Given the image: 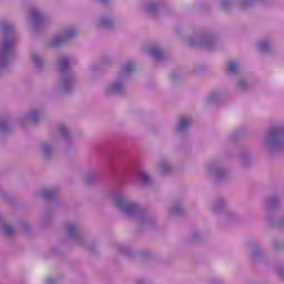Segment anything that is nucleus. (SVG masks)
Here are the masks:
<instances>
[{"label": "nucleus", "instance_id": "obj_4", "mask_svg": "<svg viewBox=\"0 0 284 284\" xmlns=\"http://www.w3.org/2000/svg\"><path fill=\"white\" fill-rule=\"evenodd\" d=\"M187 125H190V120L184 119L180 122V126L179 130H185V128H187Z\"/></svg>", "mask_w": 284, "mask_h": 284}, {"label": "nucleus", "instance_id": "obj_12", "mask_svg": "<svg viewBox=\"0 0 284 284\" xmlns=\"http://www.w3.org/2000/svg\"><path fill=\"white\" fill-rule=\"evenodd\" d=\"M119 88H120V84H114L112 90H119Z\"/></svg>", "mask_w": 284, "mask_h": 284}, {"label": "nucleus", "instance_id": "obj_6", "mask_svg": "<svg viewBox=\"0 0 284 284\" xmlns=\"http://www.w3.org/2000/svg\"><path fill=\"white\" fill-rule=\"evenodd\" d=\"M237 69H239V67L236 65V62L231 61L229 63V72H236Z\"/></svg>", "mask_w": 284, "mask_h": 284}, {"label": "nucleus", "instance_id": "obj_8", "mask_svg": "<svg viewBox=\"0 0 284 284\" xmlns=\"http://www.w3.org/2000/svg\"><path fill=\"white\" fill-rule=\"evenodd\" d=\"M258 48L262 52H265V50H267V48H270V44L267 42H261L258 44Z\"/></svg>", "mask_w": 284, "mask_h": 284}, {"label": "nucleus", "instance_id": "obj_11", "mask_svg": "<svg viewBox=\"0 0 284 284\" xmlns=\"http://www.w3.org/2000/svg\"><path fill=\"white\" fill-rule=\"evenodd\" d=\"M8 30H12V26H4L3 27V31L4 32H8Z\"/></svg>", "mask_w": 284, "mask_h": 284}, {"label": "nucleus", "instance_id": "obj_10", "mask_svg": "<svg viewBox=\"0 0 284 284\" xmlns=\"http://www.w3.org/2000/svg\"><path fill=\"white\" fill-rule=\"evenodd\" d=\"M8 50H10V43L4 42V44H3V51H4V52H8Z\"/></svg>", "mask_w": 284, "mask_h": 284}, {"label": "nucleus", "instance_id": "obj_1", "mask_svg": "<svg viewBox=\"0 0 284 284\" xmlns=\"http://www.w3.org/2000/svg\"><path fill=\"white\" fill-rule=\"evenodd\" d=\"M114 205L115 207H121V210H123L125 214H132V212L136 210V205L123 201V197L121 195L114 196Z\"/></svg>", "mask_w": 284, "mask_h": 284}, {"label": "nucleus", "instance_id": "obj_3", "mask_svg": "<svg viewBox=\"0 0 284 284\" xmlns=\"http://www.w3.org/2000/svg\"><path fill=\"white\" fill-rule=\"evenodd\" d=\"M135 70L134 63H128L126 65H124L123 68V72H132Z\"/></svg>", "mask_w": 284, "mask_h": 284}, {"label": "nucleus", "instance_id": "obj_15", "mask_svg": "<svg viewBox=\"0 0 284 284\" xmlns=\"http://www.w3.org/2000/svg\"><path fill=\"white\" fill-rule=\"evenodd\" d=\"M108 24V22H102V26H106Z\"/></svg>", "mask_w": 284, "mask_h": 284}, {"label": "nucleus", "instance_id": "obj_5", "mask_svg": "<svg viewBox=\"0 0 284 284\" xmlns=\"http://www.w3.org/2000/svg\"><path fill=\"white\" fill-rule=\"evenodd\" d=\"M13 233H14V229L11 225H7L4 227V234H7V236H12Z\"/></svg>", "mask_w": 284, "mask_h": 284}, {"label": "nucleus", "instance_id": "obj_14", "mask_svg": "<svg viewBox=\"0 0 284 284\" xmlns=\"http://www.w3.org/2000/svg\"><path fill=\"white\" fill-rule=\"evenodd\" d=\"M65 37H67V38H68V37H72V33H67V36H65Z\"/></svg>", "mask_w": 284, "mask_h": 284}, {"label": "nucleus", "instance_id": "obj_13", "mask_svg": "<svg viewBox=\"0 0 284 284\" xmlns=\"http://www.w3.org/2000/svg\"><path fill=\"white\" fill-rule=\"evenodd\" d=\"M69 232H70V234H72L73 232H74V227H69Z\"/></svg>", "mask_w": 284, "mask_h": 284}, {"label": "nucleus", "instance_id": "obj_7", "mask_svg": "<svg viewBox=\"0 0 284 284\" xmlns=\"http://www.w3.org/2000/svg\"><path fill=\"white\" fill-rule=\"evenodd\" d=\"M140 180L142 183H150V175L145 174V173H142L140 175Z\"/></svg>", "mask_w": 284, "mask_h": 284}, {"label": "nucleus", "instance_id": "obj_2", "mask_svg": "<svg viewBox=\"0 0 284 284\" xmlns=\"http://www.w3.org/2000/svg\"><path fill=\"white\" fill-rule=\"evenodd\" d=\"M150 54L154 57V59H161V55L163 54L161 52V49L159 48H151L150 49Z\"/></svg>", "mask_w": 284, "mask_h": 284}, {"label": "nucleus", "instance_id": "obj_9", "mask_svg": "<svg viewBox=\"0 0 284 284\" xmlns=\"http://www.w3.org/2000/svg\"><path fill=\"white\" fill-rule=\"evenodd\" d=\"M68 64H69V62H68L67 59H62V60L60 61L61 68H68Z\"/></svg>", "mask_w": 284, "mask_h": 284}]
</instances>
